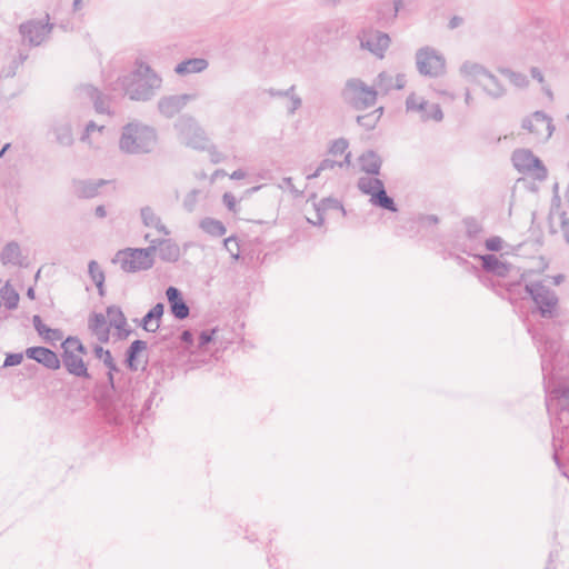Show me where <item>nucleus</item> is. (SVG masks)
Returning a JSON list of instances; mask_svg holds the SVG:
<instances>
[{"label": "nucleus", "instance_id": "obj_1", "mask_svg": "<svg viewBox=\"0 0 569 569\" xmlns=\"http://www.w3.org/2000/svg\"><path fill=\"white\" fill-rule=\"evenodd\" d=\"M93 355L108 368L107 382L98 389L97 401L104 420L112 426L122 425L132 413L133 395L124 392L131 378L121 371L111 351L100 345L93 347Z\"/></svg>", "mask_w": 569, "mask_h": 569}, {"label": "nucleus", "instance_id": "obj_2", "mask_svg": "<svg viewBox=\"0 0 569 569\" xmlns=\"http://www.w3.org/2000/svg\"><path fill=\"white\" fill-rule=\"evenodd\" d=\"M358 162L361 171L373 177H360L357 182L358 189L370 196V203L390 212H397L398 206L395 199L387 193L385 183L377 178L380 174L382 158L375 150H367L360 154Z\"/></svg>", "mask_w": 569, "mask_h": 569}, {"label": "nucleus", "instance_id": "obj_3", "mask_svg": "<svg viewBox=\"0 0 569 569\" xmlns=\"http://www.w3.org/2000/svg\"><path fill=\"white\" fill-rule=\"evenodd\" d=\"M118 80L124 94L132 101L151 100L162 84L161 77L143 61H137L136 68Z\"/></svg>", "mask_w": 569, "mask_h": 569}, {"label": "nucleus", "instance_id": "obj_4", "mask_svg": "<svg viewBox=\"0 0 569 569\" xmlns=\"http://www.w3.org/2000/svg\"><path fill=\"white\" fill-rule=\"evenodd\" d=\"M158 143L157 130L140 121H132L122 128L119 148L128 154L151 153Z\"/></svg>", "mask_w": 569, "mask_h": 569}, {"label": "nucleus", "instance_id": "obj_5", "mask_svg": "<svg viewBox=\"0 0 569 569\" xmlns=\"http://www.w3.org/2000/svg\"><path fill=\"white\" fill-rule=\"evenodd\" d=\"M154 253L156 247L127 248L119 250L113 257L112 262L120 264L124 272L133 273L152 268L154 263L152 256Z\"/></svg>", "mask_w": 569, "mask_h": 569}, {"label": "nucleus", "instance_id": "obj_6", "mask_svg": "<svg viewBox=\"0 0 569 569\" xmlns=\"http://www.w3.org/2000/svg\"><path fill=\"white\" fill-rule=\"evenodd\" d=\"M377 94L375 87H369L357 78L347 80L341 91L343 101L357 110L372 107L376 103Z\"/></svg>", "mask_w": 569, "mask_h": 569}, {"label": "nucleus", "instance_id": "obj_7", "mask_svg": "<svg viewBox=\"0 0 569 569\" xmlns=\"http://www.w3.org/2000/svg\"><path fill=\"white\" fill-rule=\"evenodd\" d=\"M525 291L535 302L541 318L551 319L557 315L559 299L552 289L541 281H533L526 283Z\"/></svg>", "mask_w": 569, "mask_h": 569}, {"label": "nucleus", "instance_id": "obj_8", "mask_svg": "<svg viewBox=\"0 0 569 569\" xmlns=\"http://www.w3.org/2000/svg\"><path fill=\"white\" fill-rule=\"evenodd\" d=\"M174 129L188 147L196 150H206L209 148V139L207 138L204 130L199 126L193 117H179L174 122Z\"/></svg>", "mask_w": 569, "mask_h": 569}, {"label": "nucleus", "instance_id": "obj_9", "mask_svg": "<svg viewBox=\"0 0 569 569\" xmlns=\"http://www.w3.org/2000/svg\"><path fill=\"white\" fill-rule=\"evenodd\" d=\"M416 67L421 76L437 78L446 71V60L431 47H422L416 52Z\"/></svg>", "mask_w": 569, "mask_h": 569}, {"label": "nucleus", "instance_id": "obj_10", "mask_svg": "<svg viewBox=\"0 0 569 569\" xmlns=\"http://www.w3.org/2000/svg\"><path fill=\"white\" fill-rule=\"evenodd\" d=\"M512 163L518 172L532 174L536 180L543 181L548 177V170L543 162L531 150L517 149L512 152Z\"/></svg>", "mask_w": 569, "mask_h": 569}, {"label": "nucleus", "instance_id": "obj_11", "mask_svg": "<svg viewBox=\"0 0 569 569\" xmlns=\"http://www.w3.org/2000/svg\"><path fill=\"white\" fill-rule=\"evenodd\" d=\"M53 23L49 22V14H46V21L31 19L19 26V32L24 43L30 47L42 44L53 29Z\"/></svg>", "mask_w": 569, "mask_h": 569}, {"label": "nucleus", "instance_id": "obj_12", "mask_svg": "<svg viewBox=\"0 0 569 569\" xmlns=\"http://www.w3.org/2000/svg\"><path fill=\"white\" fill-rule=\"evenodd\" d=\"M407 112H416L419 114L421 121L429 120L441 121L443 112L438 103H430L422 97L417 96L415 92L410 93L406 99Z\"/></svg>", "mask_w": 569, "mask_h": 569}, {"label": "nucleus", "instance_id": "obj_13", "mask_svg": "<svg viewBox=\"0 0 569 569\" xmlns=\"http://www.w3.org/2000/svg\"><path fill=\"white\" fill-rule=\"evenodd\" d=\"M359 39L360 47L369 50L379 59L385 57V52L389 48L391 41L388 33L372 29L363 31Z\"/></svg>", "mask_w": 569, "mask_h": 569}, {"label": "nucleus", "instance_id": "obj_14", "mask_svg": "<svg viewBox=\"0 0 569 569\" xmlns=\"http://www.w3.org/2000/svg\"><path fill=\"white\" fill-rule=\"evenodd\" d=\"M194 99L196 94L190 93L163 96L158 101V110L164 118L171 119Z\"/></svg>", "mask_w": 569, "mask_h": 569}, {"label": "nucleus", "instance_id": "obj_15", "mask_svg": "<svg viewBox=\"0 0 569 569\" xmlns=\"http://www.w3.org/2000/svg\"><path fill=\"white\" fill-rule=\"evenodd\" d=\"M547 410L550 415L553 412L566 413L569 416V386L557 385L547 396Z\"/></svg>", "mask_w": 569, "mask_h": 569}, {"label": "nucleus", "instance_id": "obj_16", "mask_svg": "<svg viewBox=\"0 0 569 569\" xmlns=\"http://www.w3.org/2000/svg\"><path fill=\"white\" fill-rule=\"evenodd\" d=\"M24 355L28 359L34 360L49 370H58L61 367V361L58 355L47 347H29L26 349Z\"/></svg>", "mask_w": 569, "mask_h": 569}, {"label": "nucleus", "instance_id": "obj_17", "mask_svg": "<svg viewBox=\"0 0 569 569\" xmlns=\"http://www.w3.org/2000/svg\"><path fill=\"white\" fill-rule=\"evenodd\" d=\"M60 361L69 375L77 378L91 379V375L89 373L88 367L82 357L74 353L73 350L64 348L61 353Z\"/></svg>", "mask_w": 569, "mask_h": 569}, {"label": "nucleus", "instance_id": "obj_18", "mask_svg": "<svg viewBox=\"0 0 569 569\" xmlns=\"http://www.w3.org/2000/svg\"><path fill=\"white\" fill-rule=\"evenodd\" d=\"M79 96L88 98L97 113L110 114V99L92 84H81L78 88Z\"/></svg>", "mask_w": 569, "mask_h": 569}, {"label": "nucleus", "instance_id": "obj_19", "mask_svg": "<svg viewBox=\"0 0 569 569\" xmlns=\"http://www.w3.org/2000/svg\"><path fill=\"white\" fill-rule=\"evenodd\" d=\"M166 297L169 303L170 312L177 320H184L190 315V308L184 301L180 289L169 286L166 289Z\"/></svg>", "mask_w": 569, "mask_h": 569}, {"label": "nucleus", "instance_id": "obj_20", "mask_svg": "<svg viewBox=\"0 0 569 569\" xmlns=\"http://www.w3.org/2000/svg\"><path fill=\"white\" fill-rule=\"evenodd\" d=\"M150 247H156V252L164 262H177L181 256L179 244L170 238L153 239Z\"/></svg>", "mask_w": 569, "mask_h": 569}, {"label": "nucleus", "instance_id": "obj_21", "mask_svg": "<svg viewBox=\"0 0 569 569\" xmlns=\"http://www.w3.org/2000/svg\"><path fill=\"white\" fill-rule=\"evenodd\" d=\"M473 257L481 261V267L486 272L492 273L500 278H505L509 274L511 266L505 261H501L497 256L492 253H486L475 254Z\"/></svg>", "mask_w": 569, "mask_h": 569}, {"label": "nucleus", "instance_id": "obj_22", "mask_svg": "<svg viewBox=\"0 0 569 569\" xmlns=\"http://www.w3.org/2000/svg\"><path fill=\"white\" fill-rule=\"evenodd\" d=\"M528 331L532 339L538 343V351L541 357V369L546 372L549 370V367H552V353L556 351L557 345L555 341L545 339L532 329H528Z\"/></svg>", "mask_w": 569, "mask_h": 569}, {"label": "nucleus", "instance_id": "obj_23", "mask_svg": "<svg viewBox=\"0 0 569 569\" xmlns=\"http://www.w3.org/2000/svg\"><path fill=\"white\" fill-rule=\"evenodd\" d=\"M342 26L339 21H328L319 23L313 29L315 38L322 42L328 43L332 40H337L342 36Z\"/></svg>", "mask_w": 569, "mask_h": 569}, {"label": "nucleus", "instance_id": "obj_24", "mask_svg": "<svg viewBox=\"0 0 569 569\" xmlns=\"http://www.w3.org/2000/svg\"><path fill=\"white\" fill-rule=\"evenodd\" d=\"M164 313V303H156L141 319L140 327L147 331L154 333L159 330L161 319Z\"/></svg>", "mask_w": 569, "mask_h": 569}, {"label": "nucleus", "instance_id": "obj_25", "mask_svg": "<svg viewBox=\"0 0 569 569\" xmlns=\"http://www.w3.org/2000/svg\"><path fill=\"white\" fill-rule=\"evenodd\" d=\"M109 320V327H113L118 330L120 338H127L131 330L128 328L127 318L120 307L112 305L106 310Z\"/></svg>", "mask_w": 569, "mask_h": 569}, {"label": "nucleus", "instance_id": "obj_26", "mask_svg": "<svg viewBox=\"0 0 569 569\" xmlns=\"http://www.w3.org/2000/svg\"><path fill=\"white\" fill-rule=\"evenodd\" d=\"M88 327L101 343H107L109 341L110 329L103 313H91L88 320Z\"/></svg>", "mask_w": 569, "mask_h": 569}, {"label": "nucleus", "instance_id": "obj_27", "mask_svg": "<svg viewBox=\"0 0 569 569\" xmlns=\"http://www.w3.org/2000/svg\"><path fill=\"white\" fill-rule=\"evenodd\" d=\"M52 132L60 146L69 147L73 143L71 123L68 119L56 120L52 124Z\"/></svg>", "mask_w": 569, "mask_h": 569}, {"label": "nucleus", "instance_id": "obj_28", "mask_svg": "<svg viewBox=\"0 0 569 569\" xmlns=\"http://www.w3.org/2000/svg\"><path fill=\"white\" fill-rule=\"evenodd\" d=\"M148 345L144 340L137 339L130 343L124 352V365L126 367L134 372L139 369L138 357L139 355L147 350Z\"/></svg>", "mask_w": 569, "mask_h": 569}, {"label": "nucleus", "instance_id": "obj_29", "mask_svg": "<svg viewBox=\"0 0 569 569\" xmlns=\"http://www.w3.org/2000/svg\"><path fill=\"white\" fill-rule=\"evenodd\" d=\"M490 71L480 63L465 61L460 66V73L469 81L480 84Z\"/></svg>", "mask_w": 569, "mask_h": 569}, {"label": "nucleus", "instance_id": "obj_30", "mask_svg": "<svg viewBox=\"0 0 569 569\" xmlns=\"http://www.w3.org/2000/svg\"><path fill=\"white\" fill-rule=\"evenodd\" d=\"M479 86L490 98L496 100L502 98L507 92L506 87L492 72H489Z\"/></svg>", "mask_w": 569, "mask_h": 569}, {"label": "nucleus", "instance_id": "obj_31", "mask_svg": "<svg viewBox=\"0 0 569 569\" xmlns=\"http://www.w3.org/2000/svg\"><path fill=\"white\" fill-rule=\"evenodd\" d=\"M209 66V62L203 58H190L179 62L174 67L176 73L180 76L189 73H199L204 71Z\"/></svg>", "mask_w": 569, "mask_h": 569}, {"label": "nucleus", "instance_id": "obj_32", "mask_svg": "<svg viewBox=\"0 0 569 569\" xmlns=\"http://www.w3.org/2000/svg\"><path fill=\"white\" fill-rule=\"evenodd\" d=\"M3 264L22 266L20 246L16 241L8 242L0 254Z\"/></svg>", "mask_w": 569, "mask_h": 569}, {"label": "nucleus", "instance_id": "obj_33", "mask_svg": "<svg viewBox=\"0 0 569 569\" xmlns=\"http://www.w3.org/2000/svg\"><path fill=\"white\" fill-rule=\"evenodd\" d=\"M124 392H128L129 395H134V391H129L124 388ZM157 390L153 389L149 397L144 400L143 402V406H142V409L140 410V413H139V417H137L136 412H134V408L137 407V403H136V396H133V407H132V413L130 415L129 419L126 420L121 426H123L126 422L128 421H132V422H136V423H139L142 419L149 417V411L152 407V403H153V400L157 396Z\"/></svg>", "mask_w": 569, "mask_h": 569}, {"label": "nucleus", "instance_id": "obj_34", "mask_svg": "<svg viewBox=\"0 0 569 569\" xmlns=\"http://www.w3.org/2000/svg\"><path fill=\"white\" fill-rule=\"evenodd\" d=\"M199 227L202 231L212 237H222L227 232L226 226L220 220L209 217L202 219L199 223Z\"/></svg>", "mask_w": 569, "mask_h": 569}, {"label": "nucleus", "instance_id": "obj_35", "mask_svg": "<svg viewBox=\"0 0 569 569\" xmlns=\"http://www.w3.org/2000/svg\"><path fill=\"white\" fill-rule=\"evenodd\" d=\"M106 183L104 180L93 181H78L76 183V192L80 198H93L97 196L98 190Z\"/></svg>", "mask_w": 569, "mask_h": 569}, {"label": "nucleus", "instance_id": "obj_36", "mask_svg": "<svg viewBox=\"0 0 569 569\" xmlns=\"http://www.w3.org/2000/svg\"><path fill=\"white\" fill-rule=\"evenodd\" d=\"M3 300L4 307L9 310H13L18 307L20 296L11 287L9 282H7L1 289H0V300Z\"/></svg>", "mask_w": 569, "mask_h": 569}, {"label": "nucleus", "instance_id": "obj_37", "mask_svg": "<svg viewBox=\"0 0 569 569\" xmlns=\"http://www.w3.org/2000/svg\"><path fill=\"white\" fill-rule=\"evenodd\" d=\"M88 273L91 280L94 282L98 288V292L100 296L104 295V272L101 270L100 266L96 260H91L88 263Z\"/></svg>", "mask_w": 569, "mask_h": 569}, {"label": "nucleus", "instance_id": "obj_38", "mask_svg": "<svg viewBox=\"0 0 569 569\" xmlns=\"http://www.w3.org/2000/svg\"><path fill=\"white\" fill-rule=\"evenodd\" d=\"M382 112L383 108L380 107L370 113L358 116L357 123L366 130H372L376 128L380 117L382 116Z\"/></svg>", "mask_w": 569, "mask_h": 569}, {"label": "nucleus", "instance_id": "obj_39", "mask_svg": "<svg viewBox=\"0 0 569 569\" xmlns=\"http://www.w3.org/2000/svg\"><path fill=\"white\" fill-rule=\"evenodd\" d=\"M498 71L499 73L508 78L509 81L518 88H525L529 83L527 76L521 72H517L505 67L498 68Z\"/></svg>", "mask_w": 569, "mask_h": 569}, {"label": "nucleus", "instance_id": "obj_40", "mask_svg": "<svg viewBox=\"0 0 569 569\" xmlns=\"http://www.w3.org/2000/svg\"><path fill=\"white\" fill-rule=\"evenodd\" d=\"M462 222L466 228L467 238L471 241L478 240L483 231L481 223L475 217H466Z\"/></svg>", "mask_w": 569, "mask_h": 569}, {"label": "nucleus", "instance_id": "obj_41", "mask_svg": "<svg viewBox=\"0 0 569 569\" xmlns=\"http://www.w3.org/2000/svg\"><path fill=\"white\" fill-rule=\"evenodd\" d=\"M375 89L377 92L381 91L383 93H388L395 89L392 74L386 71L380 72L376 79Z\"/></svg>", "mask_w": 569, "mask_h": 569}, {"label": "nucleus", "instance_id": "obj_42", "mask_svg": "<svg viewBox=\"0 0 569 569\" xmlns=\"http://www.w3.org/2000/svg\"><path fill=\"white\" fill-rule=\"evenodd\" d=\"M535 126H538L541 129L547 131V137L549 138L552 134L555 129L552 124V119L547 116L543 111H535L533 112Z\"/></svg>", "mask_w": 569, "mask_h": 569}, {"label": "nucleus", "instance_id": "obj_43", "mask_svg": "<svg viewBox=\"0 0 569 569\" xmlns=\"http://www.w3.org/2000/svg\"><path fill=\"white\" fill-rule=\"evenodd\" d=\"M140 216L143 224L146 227H154L161 220L158 214L153 211V209L149 206L142 207L140 209Z\"/></svg>", "mask_w": 569, "mask_h": 569}, {"label": "nucleus", "instance_id": "obj_44", "mask_svg": "<svg viewBox=\"0 0 569 569\" xmlns=\"http://www.w3.org/2000/svg\"><path fill=\"white\" fill-rule=\"evenodd\" d=\"M337 164H338V161H336V160L323 159L312 173L307 174V179L308 180L316 179L321 174V172H323L326 170H332L335 167H337Z\"/></svg>", "mask_w": 569, "mask_h": 569}, {"label": "nucleus", "instance_id": "obj_45", "mask_svg": "<svg viewBox=\"0 0 569 569\" xmlns=\"http://www.w3.org/2000/svg\"><path fill=\"white\" fill-rule=\"evenodd\" d=\"M323 212L327 210H342L345 212L342 203L333 198H325L318 204H316Z\"/></svg>", "mask_w": 569, "mask_h": 569}, {"label": "nucleus", "instance_id": "obj_46", "mask_svg": "<svg viewBox=\"0 0 569 569\" xmlns=\"http://www.w3.org/2000/svg\"><path fill=\"white\" fill-rule=\"evenodd\" d=\"M200 194V190L192 189L190 192H188L183 199V208L188 212H192L197 206L198 202V196Z\"/></svg>", "mask_w": 569, "mask_h": 569}, {"label": "nucleus", "instance_id": "obj_47", "mask_svg": "<svg viewBox=\"0 0 569 569\" xmlns=\"http://www.w3.org/2000/svg\"><path fill=\"white\" fill-rule=\"evenodd\" d=\"M226 250L231 254L233 259L239 258L240 247L238 239L234 236L228 237L223 241Z\"/></svg>", "mask_w": 569, "mask_h": 569}, {"label": "nucleus", "instance_id": "obj_48", "mask_svg": "<svg viewBox=\"0 0 569 569\" xmlns=\"http://www.w3.org/2000/svg\"><path fill=\"white\" fill-rule=\"evenodd\" d=\"M348 141L345 138H339L331 143L329 152L333 156L342 154L348 149Z\"/></svg>", "mask_w": 569, "mask_h": 569}, {"label": "nucleus", "instance_id": "obj_49", "mask_svg": "<svg viewBox=\"0 0 569 569\" xmlns=\"http://www.w3.org/2000/svg\"><path fill=\"white\" fill-rule=\"evenodd\" d=\"M502 239L498 236L486 239L485 247L490 252H497L502 249Z\"/></svg>", "mask_w": 569, "mask_h": 569}, {"label": "nucleus", "instance_id": "obj_50", "mask_svg": "<svg viewBox=\"0 0 569 569\" xmlns=\"http://www.w3.org/2000/svg\"><path fill=\"white\" fill-rule=\"evenodd\" d=\"M32 325L34 327V330L43 339L46 335H48V331L50 327L43 323L41 317L39 315H34L32 317Z\"/></svg>", "mask_w": 569, "mask_h": 569}, {"label": "nucleus", "instance_id": "obj_51", "mask_svg": "<svg viewBox=\"0 0 569 569\" xmlns=\"http://www.w3.org/2000/svg\"><path fill=\"white\" fill-rule=\"evenodd\" d=\"M216 332H217V329L201 331L199 335V339H198V347L199 348L207 347L213 340Z\"/></svg>", "mask_w": 569, "mask_h": 569}, {"label": "nucleus", "instance_id": "obj_52", "mask_svg": "<svg viewBox=\"0 0 569 569\" xmlns=\"http://www.w3.org/2000/svg\"><path fill=\"white\" fill-rule=\"evenodd\" d=\"M23 355L24 353H21V352L7 353L2 367L6 368V367H13V366L20 365L23 360Z\"/></svg>", "mask_w": 569, "mask_h": 569}, {"label": "nucleus", "instance_id": "obj_53", "mask_svg": "<svg viewBox=\"0 0 569 569\" xmlns=\"http://www.w3.org/2000/svg\"><path fill=\"white\" fill-rule=\"evenodd\" d=\"M222 202L229 211L237 213L239 208L237 206V199L231 192H224L222 196Z\"/></svg>", "mask_w": 569, "mask_h": 569}, {"label": "nucleus", "instance_id": "obj_54", "mask_svg": "<svg viewBox=\"0 0 569 569\" xmlns=\"http://www.w3.org/2000/svg\"><path fill=\"white\" fill-rule=\"evenodd\" d=\"M63 338V332L60 329L50 328L48 335L44 336L43 340L54 346L56 341Z\"/></svg>", "mask_w": 569, "mask_h": 569}, {"label": "nucleus", "instance_id": "obj_55", "mask_svg": "<svg viewBox=\"0 0 569 569\" xmlns=\"http://www.w3.org/2000/svg\"><path fill=\"white\" fill-rule=\"evenodd\" d=\"M533 121H535V119H533V114H532L530 118H525L522 120L521 127L523 129L528 130L529 132L541 133V129L538 126H535Z\"/></svg>", "mask_w": 569, "mask_h": 569}, {"label": "nucleus", "instance_id": "obj_56", "mask_svg": "<svg viewBox=\"0 0 569 569\" xmlns=\"http://www.w3.org/2000/svg\"><path fill=\"white\" fill-rule=\"evenodd\" d=\"M81 342V340L76 336H68L61 343L62 351L64 348L68 350H74L76 346H78Z\"/></svg>", "mask_w": 569, "mask_h": 569}, {"label": "nucleus", "instance_id": "obj_57", "mask_svg": "<svg viewBox=\"0 0 569 569\" xmlns=\"http://www.w3.org/2000/svg\"><path fill=\"white\" fill-rule=\"evenodd\" d=\"M288 98H290V107L288 108V113L293 114L296 110L301 107L302 100L299 96L295 94V92H292L291 96H288Z\"/></svg>", "mask_w": 569, "mask_h": 569}, {"label": "nucleus", "instance_id": "obj_58", "mask_svg": "<svg viewBox=\"0 0 569 569\" xmlns=\"http://www.w3.org/2000/svg\"><path fill=\"white\" fill-rule=\"evenodd\" d=\"M103 129H104L103 126H97L93 121H89L86 124L83 134L81 136V141H87L90 133L93 132L94 130L102 131Z\"/></svg>", "mask_w": 569, "mask_h": 569}, {"label": "nucleus", "instance_id": "obj_59", "mask_svg": "<svg viewBox=\"0 0 569 569\" xmlns=\"http://www.w3.org/2000/svg\"><path fill=\"white\" fill-rule=\"evenodd\" d=\"M180 341L187 348L193 346V342H194L193 333L190 330H183L180 335Z\"/></svg>", "mask_w": 569, "mask_h": 569}, {"label": "nucleus", "instance_id": "obj_60", "mask_svg": "<svg viewBox=\"0 0 569 569\" xmlns=\"http://www.w3.org/2000/svg\"><path fill=\"white\" fill-rule=\"evenodd\" d=\"M295 90H296L295 86H291L286 90H277V89L271 88L268 90V93L271 97H288V96H291V93L295 92Z\"/></svg>", "mask_w": 569, "mask_h": 569}, {"label": "nucleus", "instance_id": "obj_61", "mask_svg": "<svg viewBox=\"0 0 569 569\" xmlns=\"http://www.w3.org/2000/svg\"><path fill=\"white\" fill-rule=\"evenodd\" d=\"M560 218H561V230H562L566 242L569 244V220L566 218L565 211H562L560 213Z\"/></svg>", "mask_w": 569, "mask_h": 569}, {"label": "nucleus", "instance_id": "obj_62", "mask_svg": "<svg viewBox=\"0 0 569 569\" xmlns=\"http://www.w3.org/2000/svg\"><path fill=\"white\" fill-rule=\"evenodd\" d=\"M406 82H407V80H406V76L403 73H398L393 78L395 89H397V90L405 88Z\"/></svg>", "mask_w": 569, "mask_h": 569}, {"label": "nucleus", "instance_id": "obj_63", "mask_svg": "<svg viewBox=\"0 0 569 569\" xmlns=\"http://www.w3.org/2000/svg\"><path fill=\"white\" fill-rule=\"evenodd\" d=\"M308 221L311 222L315 226H322L323 222H325L323 211L320 210L318 207H316V220L312 221V220L309 219Z\"/></svg>", "mask_w": 569, "mask_h": 569}, {"label": "nucleus", "instance_id": "obj_64", "mask_svg": "<svg viewBox=\"0 0 569 569\" xmlns=\"http://www.w3.org/2000/svg\"><path fill=\"white\" fill-rule=\"evenodd\" d=\"M463 23V18L459 17V16H453L450 20H449V23H448V28L453 30L458 27H460L461 24Z\"/></svg>", "mask_w": 569, "mask_h": 569}]
</instances>
